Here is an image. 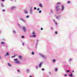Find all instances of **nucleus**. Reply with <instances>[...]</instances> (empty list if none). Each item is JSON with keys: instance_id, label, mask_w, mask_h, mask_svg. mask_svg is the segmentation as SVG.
<instances>
[{"instance_id": "29", "label": "nucleus", "mask_w": 77, "mask_h": 77, "mask_svg": "<svg viewBox=\"0 0 77 77\" xmlns=\"http://www.w3.org/2000/svg\"><path fill=\"white\" fill-rule=\"evenodd\" d=\"M57 70H58V69H57V68H56L55 69V71H57Z\"/></svg>"}, {"instance_id": "30", "label": "nucleus", "mask_w": 77, "mask_h": 77, "mask_svg": "<svg viewBox=\"0 0 77 77\" xmlns=\"http://www.w3.org/2000/svg\"><path fill=\"white\" fill-rule=\"evenodd\" d=\"M69 62H71L72 61V59L70 58L69 60Z\"/></svg>"}, {"instance_id": "6", "label": "nucleus", "mask_w": 77, "mask_h": 77, "mask_svg": "<svg viewBox=\"0 0 77 77\" xmlns=\"http://www.w3.org/2000/svg\"><path fill=\"white\" fill-rule=\"evenodd\" d=\"M22 28L24 32H26V26H23Z\"/></svg>"}, {"instance_id": "39", "label": "nucleus", "mask_w": 77, "mask_h": 77, "mask_svg": "<svg viewBox=\"0 0 77 77\" xmlns=\"http://www.w3.org/2000/svg\"><path fill=\"white\" fill-rule=\"evenodd\" d=\"M34 10H36V7H34Z\"/></svg>"}, {"instance_id": "53", "label": "nucleus", "mask_w": 77, "mask_h": 77, "mask_svg": "<svg viewBox=\"0 0 77 77\" xmlns=\"http://www.w3.org/2000/svg\"><path fill=\"white\" fill-rule=\"evenodd\" d=\"M30 77H32L31 75H30Z\"/></svg>"}, {"instance_id": "22", "label": "nucleus", "mask_w": 77, "mask_h": 77, "mask_svg": "<svg viewBox=\"0 0 77 77\" xmlns=\"http://www.w3.org/2000/svg\"><path fill=\"white\" fill-rule=\"evenodd\" d=\"M26 18H30V16L29 15L27 16L26 17Z\"/></svg>"}, {"instance_id": "40", "label": "nucleus", "mask_w": 77, "mask_h": 77, "mask_svg": "<svg viewBox=\"0 0 77 77\" xmlns=\"http://www.w3.org/2000/svg\"><path fill=\"white\" fill-rule=\"evenodd\" d=\"M2 11H3V12H5V9H3V10H2Z\"/></svg>"}, {"instance_id": "25", "label": "nucleus", "mask_w": 77, "mask_h": 77, "mask_svg": "<svg viewBox=\"0 0 77 77\" xmlns=\"http://www.w3.org/2000/svg\"><path fill=\"white\" fill-rule=\"evenodd\" d=\"M13 33H14V34H16V31L15 30H14L13 32Z\"/></svg>"}, {"instance_id": "15", "label": "nucleus", "mask_w": 77, "mask_h": 77, "mask_svg": "<svg viewBox=\"0 0 77 77\" xmlns=\"http://www.w3.org/2000/svg\"><path fill=\"white\" fill-rule=\"evenodd\" d=\"M8 65L10 67H11L12 66V65H11V64L9 63H8Z\"/></svg>"}, {"instance_id": "4", "label": "nucleus", "mask_w": 77, "mask_h": 77, "mask_svg": "<svg viewBox=\"0 0 77 77\" xmlns=\"http://www.w3.org/2000/svg\"><path fill=\"white\" fill-rule=\"evenodd\" d=\"M14 60L16 61V63L17 64H20V63H21L17 59H14Z\"/></svg>"}, {"instance_id": "11", "label": "nucleus", "mask_w": 77, "mask_h": 77, "mask_svg": "<svg viewBox=\"0 0 77 77\" xmlns=\"http://www.w3.org/2000/svg\"><path fill=\"white\" fill-rule=\"evenodd\" d=\"M26 73H29L30 72V70L29 69H27L26 70Z\"/></svg>"}, {"instance_id": "5", "label": "nucleus", "mask_w": 77, "mask_h": 77, "mask_svg": "<svg viewBox=\"0 0 77 77\" xmlns=\"http://www.w3.org/2000/svg\"><path fill=\"white\" fill-rule=\"evenodd\" d=\"M59 7H60V6L59 5H57L56 6V9L57 11H60V9H59Z\"/></svg>"}, {"instance_id": "21", "label": "nucleus", "mask_w": 77, "mask_h": 77, "mask_svg": "<svg viewBox=\"0 0 77 77\" xmlns=\"http://www.w3.org/2000/svg\"><path fill=\"white\" fill-rule=\"evenodd\" d=\"M52 62L53 63H54V62H56V60L55 59H53L52 60Z\"/></svg>"}, {"instance_id": "28", "label": "nucleus", "mask_w": 77, "mask_h": 77, "mask_svg": "<svg viewBox=\"0 0 77 77\" xmlns=\"http://www.w3.org/2000/svg\"><path fill=\"white\" fill-rule=\"evenodd\" d=\"M17 71L19 73H21V72L20 71V70L18 69Z\"/></svg>"}, {"instance_id": "55", "label": "nucleus", "mask_w": 77, "mask_h": 77, "mask_svg": "<svg viewBox=\"0 0 77 77\" xmlns=\"http://www.w3.org/2000/svg\"><path fill=\"white\" fill-rule=\"evenodd\" d=\"M0 59H1V57H0Z\"/></svg>"}, {"instance_id": "17", "label": "nucleus", "mask_w": 77, "mask_h": 77, "mask_svg": "<svg viewBox=\"0 0 77 77\" xmlns=\"http://www.w3.org/2000/svg\"><path fill=\"white\" fill-rule=\"evenodd\" d=\"M24 12L26 14H27L28 13V12L26 10H24Z\"/></svg>"}, {"instance_id": "2", "label": "nucleus", "mask_w": 77, "mask_h": 77, "mask_svg": "<svg viewBox=\"0 0 77 77\" xmlns=\"http://www.w3.org/2000/svg\"><path fill=\"white\" fill-rule=\"evenodd\" d=\"M32 35L30 36V37H33V38H36V35L35 33V32H33L32 33Z\"/></svg>"}, {"instance_id": "23", "label": "nucleus", "mask_w": 77, "mask_h": 77, "mask_svg": "<svg viewBox=\"0 0 77 77\" xmlns=\"http://www.w3.org/2000/svg\"><path fill=\"white\" fill-rule=\"evenodd\" d=\"M1 44H2V45H4V44H5V43L4 42H2L1 43Z\"/></svg>"}, {"instance_id": "48", "label": "nucleus", "mask_w": 77, "mask_h": 77, "mask_svg": "<svg viewBox=\"0 0 77 77\" xmlns=\"http://www.w3.org/2000/svg\"><path fill=\"white\" fill-rule=\"evenodd\" d=\"M1 1H2V2H5V0H1Z\"/></svg>"}, {"instance_id": "51", "label": "nucleus", "mask_w": 77, "mask_h": 77, "mask_svg": "<svg viewBox=\"0 0 77 77\" xmlns=\"http://www.w3.org/2000/svg\"><path fill=\"white\" fill-rule=\"evenodd\" d=\"M1 31H0V33H1Z\"/></svg>"}, {"instance_id": "20", "label": "nucleus", "mask_w": 77, "mask_h": 77, "mask_svg": "<svg viewBox=\"0 0 77 77\" xmlns=\"http://www.w3.org/2000/svg\"><path fill=\"white\" fill-rule=\"evenodd\" d=\"M9 53L7 52L6 54H5V56L6 57V56H9Z\"/></svg>"}, {"instance_id": "8", "label": "nucleus", "mask_w": 77, "mask_h": 77, "mask_svg": "<svg viewBox=\"0 0 77 77\" xmlns=\"http://www.w3.org/2000/svg\"><path fill=\"white\" fill-rule=\"evenodd\" d=\"M33 8L32 7H31L30 8V14H32V12H33Z\"/></svg>"}, {"instance_id": "42", "label": "nucleus", "mask_w": 77, "mask_h": 77, "mask_svg": "<svg viewBox=\"0 0 77 77\" xmlns=\"http://www.w3.org/2000/svg\"><path fill=\"white\" fill-rule=\"evenodd\" d=\"M14 57H15V56H12V58H14Z\"/></svg>"}, {"instance_id": "16", "label": "nucleus", "mask_w": 77, "mask_h": 77, "mask_svg": "<svg viewBox=\"0 0 77 77\" xmlns=\"http://www.w3.org/2000/svg\"><path fill=\"white\" fill-rule=\"evenodd\" d=\"M39 67L38 66L36 65L35 66V68L36 69H38L39 68Z\"/></svg>"}, {"instance_id": "18", "label": "nucleus", "mask_w": 77, "mask_h": 77, "mask_svg": "<svg viewBox=\"0 0 77 77\" xmlns=\"http://www.w3.org/2000/svg\"><path fill=\"white\" fill-rule=\"evenodd\" d=\"M54 21L55 23V24H56V25H57V22L54 20Z\"/></svg>"}, {"instance_id": "19", "label": "nucleus", "mask_w": 77, "mask_h": 77, "mask_svg": "<svg viewBox=\"0 0 77 77\" xmlns=\"http://www.w3.org/2000/svg\"><path fill=\"white\" fill-rule=\"evenodd\" d=\"M39 6H40V7H41V8H42L43 7L42 5L41 4H39Z\"/></svg>"}, {"instance_id": "44", "label": "nucleus", "mask_w": 77, "mask_h": 77, "mask_svg": "<svg viewBox=\"0 0 77 77\" xmlns=\"http://www.w3.org/2000/svg\"><path fill=\"white\" fill-rule=\"evenodd\" d=\"M51 13H53V11H52V10H51Z\"/></svg>"}, {"instance_id": "12", "label": "nucleus", "mask_w": 77, "mask_h": 77, "mask_svg": "<svg viewBox=\"0 0 77 77\" xmlns=\"http://www.w3.org/2000/svg\"><path fill=\"white\" fill-rule=\"evenodd\" d=\"M39 42V39H36V45H38V42Z\"/></svg>"}, {"instance_id": "54", "label": "nucleus", "mask_w": 77, "mask_h": 77, "mask_svg": "<svg viewBox=\"0 0 77 77\" xmlns=\"http://www.w3.org/2000/svg\"><path fill=\"white\" fill-rule=\"evenodd\" d=\"M13 0H11V1H12Z\"/></svg>"}, {"instance_id": "1", "label": "nucleus", "mask_w": 77, "mask_h": 77, "mask_svg": "<svg viewBox=\"0 0 77 77\" xmlns=\"http://www.w3.org/2000/svg\"><path fill=\"white\" fill-rule=\"evenodd\" d=\"M39 55L42 58H43V59H47V57L45 56L43 54H42L41 53H38Z\"/></svg>"}, {"instance_id": "52", "label": "nucleus", "mask_w": 77, "mask_h": 77, "mask_svg": "<svg viewBox=\"0 0 77 77\" xmlns=\"http://www.w3.org/2000/svg\"><path fill=\"white\" fill-rule=\"evenodd\" d=\"M72 72H74V70H73V71H72Z\"/></svg>"}, {"instance_id": "13", "label": "nucleus", "mask_w": 77, "mask_h": 77, "mask_svg": "<svg viewBox=\"0 0 77 77\" xmlns=\"http://www.w3.org/2000/svg\"><path fill=\"white\" fill-rule=\"evenodd\" d=\"M18 57L20 59H22L23 58V57L21 55H19L18 56Z\"/></svg>"}, {"instance_id": "14", "label": "nucleus", "mask_w": 77, "mask_h": 77, "mask_svg": "<svg viewBox=\"0 0 77 77\" xmlns=\"http://www.w3.org/2000/svg\"><path fill=\"white\" fill-rule=\"evenodd\" d=\"M56 18L58 20H59L60 19V16H58L56 17Z\"/></svg>"}, {"instance_id": "37", "label": "nucleus", "mask_w": 77, "mask_h": 77, "mask_svg": "<svg viewBox=\"0 0 77 77\" xmlns=\"http://www.w3.org/2000/svg\"><path fill=\"white\" fill-rule=\"evenodd\" d=\"M37 46H38V45H36V44L35 48L37 49Z\"/></svg>"}, {"instance_id": "10", "label": "nucleus", "mask_w": 77, "mask_h": 77, "mask_svg": "<svg viewBox=\"0 0 77 77\" xmlns=\"http://www.w3.org/2000/svg\"><path fill=\"white\" fill-rule=\"evenodd\" d=\"M16 8V7H12L11 8V10H14V9H15Z\"/></svg>"}, {"instance_id": "49", "label": "nucleus", "mask_w": 77, "mask_h": 77, "mask_svg": "<svg viewBox=\"0 0 77 77\" xmlns=\"http://www.w3.org/2000/svg\"><path fill=\"white\" fill-rule=\"evenodd\" d=\"M51 29L52 30H53V27L51 28Z\"/></svg>"}, {"instance_id": "35", "label": "nucleus", "mask_w": 77, "mask_h": 77, "mask_svg": "<svg viewBox=\"0 0 77 77\" xmlns=\"http://www.w3.org/2000/svg\"><path fill=\"white\" fill-rule=\"evenodd\" d=\"M21 38H24V36H23V35H22V36H21Z\"/></svg>"}, {"instance_id": "32", "label": "nucleus", "mask_w": 77, "mask_h": 77, "mask_svg": "<svg viewBox=\"0 0 77 77\" xmlns=\"http://www.w3.org/2000/svg\"><path fill=\"white\" fill-rule=\"evenodd\" d=\"M32 55H34V54H35V53H34V52H32Z\"/></svg>"}, {"instance_id": "38", "label": "nucleus", "mask_w": 77, "mask_h": 77, "mask_svg": "<svg viewBox=\"0 0 77 77\" xmlns=\"http://www.w3.org/2000/svg\"><path fill=\"white\" fill-rule=\"evenodd\" d=\"M60 4V3L59 2L57 3V5H59Z\"/></svg>"}, {"instance_id": "47", "label": "nucleus", "mask_w": 77, "mask_h": 77, "mask_svg": "<svg viewBox=\"0 0 77 77\" xmlns=\"http://www.w3.org/2000/svg\"><path fill=\"white\" fill-rule=\"evenodd\" d=\"M64 76H65V77H66V76H67V75H66V74H65V75H64Z\"/></svg>"}, {"instance_id": "9", "label": "nucleus", "mask_w": 77, "mask_h": 77, "mask_svg": "<svg viewBox=\"0 0 77 77\" xmlns=\"http://www.w3.org/2000/svg\"><path fill=\"white\" fill-rule=\"evenodd\" d=\"M42 63H43V62L40 63L39 64V67L40 68H41V66H42Z\"/></svg>"}, {"instance_id": "50", "label": "nucleus", "mask_w": 77, "mask_h": 77, "mask_svg": "<svg viewBox=\"0 0 77 77\" xmlns=\"http://www.w3.org/2000/svg\"><path fill=\"white\" fill-rule=\"evenodd\" d=\"M41 30H43V28H41Z\"/></svg>"}, {"instance_id": "3", "label": "nucleus", "mask_w": 77, "mask_h": 77, "mask_svg": "<svg viewBox=\"0 0 77 77\" xmlns=\"http://www.w3.org/2000/svg\"><path fill=\"white\" fill-rule=\"evenodd\" d=\"M64 9H65V7L63 5H62L61 6V12H63L64 11Z\"/></svg>"}, {"instance_id": "27", "label": "nucleus", "mask_w": 77, "mask_h": 77, "mask_svg": "<svg viewBox=\"0 0 77 77\" xmlns=\"http://www.w3.org/2000/svg\"><path fill=\"white\" fill-rule=\"evenodd\" d=\"M69 3H71V2H70L69 1L67 2V4H69Z\"/></svg>"}, {"instance_id": "41", "label": "nucleus", "mask_w": 77, "mask_h": 77, "mask_svg": "<svg viewBox=\"0 0 77 77\" xmlns=\"http://www.w3.org/2000/svg\"><path fill=\"white\" fill-rule=\"evenodd\" d=\"M18 26L19 27H21V26H20V25L19 24H18Z\"/></svg>"}, {"instance_id": "31", "label": "nucleus", "mask_w": 77, "mask_h": 77, "mask_svg": "<svg viewBox=\"0 0 77 77\" xmlns=\"http://www.w3.org/2000/svg\"><path fill=\"white\" fill-rule=\"evenodd\" d=\"M66 72H70V71H69V70H67V71H66Z\"/></svg>"}, {"instance_id": "43", "label": "nucleus", "mask_w": 77, "mask_h": 77, "mask_svg": "<svg viewBox=\"0 0 77 77\" xmlns=\"http://www.w3.org/2000/svg\"><path fill=\"white\" fill-rule=\"evenodd\" d=\"M55 34H57V31H56L55 32Z\"/></svg>"}, {"instance_id": "24", "label": "nucleus", "mask_w": 77, "mask_h": 77, "mask_svg": "<svg viewBox=\"0 0 77 77\" xmlns=\"http://www.w3.org/2000/svg\"><path fill=\"white\" fill-rule=\"evenodd\" d=\"M1 6L3 8L5 6L3 4V3H2L1 4Z\"/></svg>"}, {"instance_id": "33", "label": "nucleus", "mask_w": 77, "mask_h": 77, "mask_svg": "<svg viewBox=\"0 0 77 77\" xmlns=\"http://www.w3.org/2000/svg\"><path fill=\"white\" fill-rule=\"evenodd\" d=\"M48 74H50V75H51V72H48Z\"/></svg>"}, {"instance_id": "46", "label": "nucleus", "mask_w": 77, "mask_h": 77, "mask_svg": "<svg viewBox=\"0 0 77 77\" xmlns=\"http://www.w3.org/2000/svg\"><path fill=\"white\" fill-rule=\"evenodd\" d=\"M40 9L39 8H37V11H39Z\"/></svg>"}, {"instance_id": "7", "label": "nucleus", "mask_w": 77, "mask_h": 77, "mask_svg": "<svg viewBox=\"0 0 77 77\" xmlns=\"http://www.w3.org/2000/svg\"><path fill=\"white\" fill-rule=\"evenodd\" d=\"M20 20H21V21H23V23H25L26 22V20H24L23 18H20Z\"/></svg>"}, {"instance_id": "34", "label": "nucleus", "mask_w": 77, "mask_h": 77, "mask_svg": "<svg viewBox=\"0 0 77 77\" xmlns=\"http://www.w3.org/2000/svg\"><path fill=\"white\" fill-rule=\"evenodd\" d=\"M42 11H41V10H40L39 11V13L40 14L41 13Z\"/></svg>"}, {"instance_id": "36", "label": "nucleus", "mask_w": 77, "mask_h": 77, "mask_svg": "<svg viewBox=\"0 0 77 77\" xmlns=\"http://www.w3.org/2000/svg\"><path fill=\"white\" fill-rule=\"evenodd\" d=\"M22 45L23 46H24V43H22Z\"/></svg>"}, {"instance_id": "45", "label": "nucleus", "mask_w": 77, "mask_h": 77, "mask_svg": "<svg viewBox=\"0 0 77 77\" xmlns=\"http://www.w3.org/2000/svg\"><path fill=\"white\" fill-rule=\"evenodd\" d=\"M42 71H44V70H45V69H44L43 68L42 69Z\"/></svg>"}, {"instance_id": "26", "label": "nucleus", "mask_w": 77, "mask_h": 77, "mask_svg": "<svg viewBox=\"0 0 77 77\" xmlns=\"http://www.w3.org/2000/svg\"><path fill=\"white\" fill-rule=\"evenodd\" d=\"M69 75L70 77H72V73H71V74Z\"/></svg>"}]
</instances>
